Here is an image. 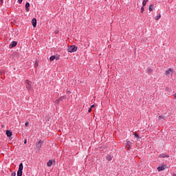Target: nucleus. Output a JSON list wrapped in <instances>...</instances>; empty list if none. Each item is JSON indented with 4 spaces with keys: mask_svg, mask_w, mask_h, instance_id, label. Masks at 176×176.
Returning <instances> with one entry per match:
<instances>
[{
    "mask_svg": "<svg viewBox=\"0 0 176 176\" xmlns=\"http://www.w3.org/2000/svg\"><path fill=\"white\" fill-rule=\"evenodd\" d=\"M76 50H78V47L75 45H71L67 48V52H69V53H75Z\"/></svg>",
    "mask_w": 176,
    "mask_h": 176,
    "instance_id": "f257e3e1",
    "label": "nucleus"
},
{
    "mask_svg": "<svg viewBox=\"0 0 176 176\" xmlns=\"http://www.w3.org/2000/svg\"><path fill=\"white\" fill-rule=\"evenodd\" d=\"M23 168H24V166L23 165V163L19 164V170L17 171V176H23Z\"/></svg>",
    "mask_w": 176,
    "mask_h": 176,
    "instance_id": "f03ea898",
    "label": "nucleus"
},
{
    "mask_svg": "<svg viewBox=\"0 0 176 176\" xmlns=\"http://www.w3.org/2000/svg\"><path fill=\"white\" fill-rule=\"evenodd\" d=\"M26 83V89L28 90H31L32 89V85L31 84V81L29 80H25Z\"/></svg>",
    "mask_w": 176,
    "mask_h": 176,
    "instance_id": "7ed1b4c3",
    "label": "nucleus"
},
{
    "mask_svg": "<svg viewBox=\"0 0 176 176\" xmlns=\"http://www.w3.org/2000/svg\"><path fill=\"white\" fill-rule=\"evenodd\" d=\"M17 46V41H12L9 45V49H13V47H16Z\"/></svg>",
    "mask_w": 176,
    "mask_h": 176,
    "instance_id": "20e7f679",
    "label": "nucleus"
},
{
    "mask_svg": "<svg viewBox=\"0 0 176 176\" xmlns=\"http://www.w3.org/2000/svg\"><path fill=\"white\" fill-rule=\"evenodd\" d=\"M42 144H43V141L39 140L37 144L36 145V149H38V151H39L41 148H42Z\"/></svg>",
    "mask_w": 176,
    "mask_h": 176,
    "instance_id": "39448f33",
    "label": "nucleus"
},
{
    "mask_svg": "<svg viewBox=\"0 0 176 176\" xmlns=\"http://www.w3.org/2000/svg\"><path fill=\"white\" fill-rule=\"evenodd\" d=\"M157 170L158 171H164V170H166V165L163 164V165L161 166H158V167L157 168Z\"/></svg>",
    "mask_w": 176,
    "mask_h": 176,
    "instance_id": "423d86ee",
    "label": "nucleus"
},
{
    "mask_svg": "<svg viewBox=\"0 0 176 176\" xmlns=\"http://www.w3.org/2000/svg\"><path fill=\"white\" fill-rule=\"evenodd\" d=\"M6 135H7V137H8V138H10V137H12V135H13V132H12V131L7 130Z\"/></svg>",
    "mask_w": 176,
    "mask_h": 176,
    "instance_id": "0eeeda50",
    "label": "nucleus"
},
{
    "mask_svg": "<svg viewBox=\"0 0 176 176\" xmlns=\"http://www.w3.org/2000/svg\"><path fill=\"white\" fill-rule=\"evenodd\" d=\"M32 24L34 27V28H36V18H33L32 20Z\"/></svg>",
    "mask_w": 176,
    "mask_h": 176,
    "instance_id": "6e6552de",
    "label": "nucleus"
},
{
    "mask_svg": "<svg viewBox=\"0 0 176 176\" xmlns=\"http://www.w3.org/2000/svg\"><path fill=\"white\" fill-rule=\"evenodd\" d=\"M159 157L160 158H165V157H170V155L165 154V153H162V154H160L159 155Z\"/></svg>",
    "mask_w": 176,
    "mask_h": 176,
    "instance_id": "1a4fd4ad",
    "label": "nucleus"
},
{
    "mask_svg": "<svg viewBox=\"0 0 176 176\" xmlns=\"http://www.w3.org/2000/svg\"><path fill=\"white\" fill-rule=\"evenodd\" d=\"M170 74H173V69H169L166 71L165 75L168 76V75H170Z\"/></svg>",
    "mask_w": 176,
    "mask_h": 176,
    "instance_id": "9d476101",
    "label": "nucleus"
},
{
    "mask_svg": "<svg viewBox=\"0 0 176 176\" xmlns=\"http://www.w3.org/2000/svg\"><path fill=\"white\" fill-rule=\"evenodd\" d=\"M26 12H30V3L27 2L25 5Z\"/></svg>",
    "mask_w": 176,
    "mask_h": 176,
    "instance_id": "9b49d317",
    "label": "nucleus"
},
{
    "mask_svg": "<svg viewBox=\"0 0 176 176\" xmlns=\"http://www.w3.org/2000/svg\"><path fill=\"white\" fill-rule=\"evenodd\" d=\"M52 164H53V161H52V160H50V161L47 163V167H52Z\"/></svg>",
    "mask_w": 176,
    "mask_h": 176,
    "instance_id": "f8f14e48",
    "label": "nucleus"
},
{
    "mask_svg": "<svg viewBox=\"0 0 176 176\" xmlns=\"http://www.w3.org/2000/svg\"><path fill=\"white\" fill-rule=\"evenodd\" d=\"M50 61H54V60H56V56L52 55L50 57Z\"/></svg>",
    "mask_w": 176,
    "mask_h": 176,
    "instance_id": "ddd939ff",
    "label": "nucleus"
},
{
    "mask_svg": "<svg viewBox=\"0 0 176 176\" xmlns=\"http://www.w3.org/2000/svg\"><path fill=\"white\" fill-rule=\"evenodd\" d=\"M134 137L135 138H137V140H140V138H141V137H140V135H138L137 133H134Z\"/></svg>",
    "mask_w": 176,
    "mask_h": 176,
    "instance_id": "4468645a",
    "label": "nucleus"
},
{
    "mask_svg": "<svg viewBox=\"0 0 176 176\" xmlns=\"http://www.w3.org/2000/svg\"><path fill=\"white\" fill-rule=\"evenodd\" d=\"M67 97L65 96H60L58 100L60 101H63V100H66Z\"/></svg>",
    "mask_w": 176,
    "mask_h": 176,
    "instance_id": "2eb2a0df",
    "label": "nucleus"
},
{
    "mask_svg": "<svg viewBox=\"0 0 176 176\" xmlns=\"http://www.w3.org/2000/svg\"><path fill=\"white\" fill-rule=\"evenodd\" d=\"M54 105H58V104H60V100L58 99V100L54 101Z\"/></svg>",
    "mask_w": 176,
    "mask_h": 176,
    "instance_id": "dca6fc26",
    "label": "nucleus"
},
{
    "mask_svg": "<svg viewBox=\"0 0 176 176\" xmlns=\"http://www.w3.org/2000/svg\"><path fill=\"white\" fill-rule=\"evenodd\" d=\"M148 10H150V12H153V5H151L149 6Z\"/></svg>",
    "mask_w": 176,
    "mask_h": 176,
    "instance_id": "f3484780",
    "label": "nucleus"
},
{
    "mask_svg": "<svg viewBox=\"0 0 176 176\" xmlns=\"http://www.w3.org/2000/svg\"><path fill=\"white\" fill-rule=\"evenodd\" d=\"M147 74H152V69L150 67L147 68Z\"/></svg>",
    "mask_w": 176,
    "mask_h": 176,
    "instance_id": "a211bd4d",
    "label": "nucleus"
},
{
    "mask_svg": "<svg viewBox=\"0 0 176 176\" xmlns=\"http://www.w3.org/2000/svg\"><path fill=\"white\" fill-rule=\"evenodd\" d=\"M148 0H143L142 1V5L143 6H146V1H148Z\"/></svg>",
    "mask_w": 176,
    "mask_h": 176,
    "instance_id": "6ab92c4d",
    "label": "nucleus"
},
{
    "mask_svg": "<svg viewBox=\"0 0 176 176\" xmlns=\"http://www.w3.org/2000/svg\"><path fill=\"white\" fill-rule=\"evenodd\" d=\"M161 17H162V14L157 15V16H155V20L157 21V20H159V19H160Z\"/></svg>",
    "mask_w": 176,
    "mask_h": 176,
    "instance_id": "aec40b11",
    "label": "nucleus"
},
{
    "mask_svg": "<svg viewBox=\"0 0 176 176\" xmlns=\"http://www.w3.org/2000/svg\"><path fill=\"white\" fill-rule=\"evenodd\" d=\"M158 119H159V120H160L161 119H162V120H164V116H158Z\"/></svg>",
    "mask_w": 176,
    "mask_h": 176,
    "instance_id": "412c9836",
    "label": "nucleus"
},
{
    "mask_svg": "<svg viewBox=\"0 0 176 176\" xmlns=\"http://www.w3.org/2000/svg\"><path fill=\"white\" fill-rule=\"evenodd\" d=\"M107 160H109V162H111V160H112V157H111V155L108 156L107 157Z\"/></svg>",
    "mask_w": 176,
    "mask_h": 176,
    "instance_id": "4be33fe9",
    "label": "nucleus"
},
{
    "mask_svg": "<svg viewBox=\"0 0 176 176\" xmlns=\"http://www.w3.org/2000/svg\"><path fill=\"white\" fill-rule=\"evenodd\" d=\"M144 10H145V8H144V6L141 8V13H144Z\"/></svg>",
    "mask_w": 176,
    "mask_h": 176,
    "instance_id": "5701e85b",
    "label": "nucleus"
},
{
    "mask_svg": "<svg viewBox=\"0 0 176 176\" xmlns=\"http://www.w3.org/2000/svg\"><path fill=\"white\" fill-rule=\"evenodd\" d=\"M10 176H16V172L12 173Z\"/></svg>",
    "mask_w": 176,
    "mask_h": 176,
    "instance_id": "b1692460",
    "label": "nucleus"
},
{
    "mask_svg": "<svg viewBox=\"0 0 176 176\" xmlns=\"http://www.w3.org/2000/svg\"><path fill=\"white\" fill-rule=\"evenodd\" d=\"M23 3V0H18V3Z\"/></svg>",
    "mask_w": 176,
    "mask_h": 176,
    "instance_id": "393cba45",
    "label": "nucleus"
},
{
    "mask_svg": "<svg viewBox=\"0 0 176 176\" xmlns=\"http://www.w3.org/2000/svg\"><path fill=\"white\" fill-rule=\"evenodd\" d=\"M94 107H96V105H95V104H92V105L90 107V108L92 109V108H94Z\"/></svg>",
    "mask_w": 176,
    "mask_h": 176,
    "instance_id": "a878e982",
    "label": "nucleus"
},
{
    "mask_svg": "<svg viewBox=\"0 0 176 176\" xmlns=\"http://www.w3.org/2000/svg\"><path fill=\"white\" fill-rule=\"evenodd\" d=\"M25 127H27V126H28V122L25 123Z\"/></svg>",
    "mask_w": 176,
    "mask_h": 176,
    "instance_id": "bb28decb",
    "label": "nucleus"
},
{
    "mask_svg": "<svg viewBox=\"0 0 176 176\" xmlns=\"http://www.w3.org/2000/svg\"><path fill=\"white\" fill-rule=\"evenodd\" d=\"M88 112H89V113L91 112V107L89 109Z\"/></svg>",
    "mask_w": 176,
    "mask_h": 176,
    "instance_id": "cd10ccee",
    "label": "nucleus"
},
{
    "mask_svg": "<svg viewBox=\"0 0 176 176\" xmlns=\"http://www.w3.org/2000/svg\"><path fill=\"white\" fill-rule=\"evenodd\" d=\"M24 144H27V140L26 139L24 140Z\"/></svg>",
    "mask_w": 176,
    "mask_h": 176,
    "instance_id": "c85d7f7f",
    "label": "nucleus"
},
{
    "mask_svg": "<svg viewBox=\"0 0 176 176\" xmlns=\"http://www.w3.org/2000/svg\"><path fill=\"white\" fill-rule=\"evenodd\" d=\"M166 91H168V88L166 87Z\"/></svg>",
    "mask_w": 176,
    "mask_h": 176,
    "instance_id": "c756f323",
    "label": "nucleus"
},
{
    "mask_svg": "<svg viewBox=\"0 0 176 176\" xmlns=\"http://www.w3.org/2000/svg\"><path fill=\"white\" fill-rule=\"evenodd\" d=\"M174 96H175V99L176 100V94H175Z\"/></svg>",
    "mask_w": 176,
    "mask_h": 176,
    "instance_id": "7c9ffc66",
    "label": "nucleus"
},
{
    "mask_svg": "<svg viewBox=\"0 0 176 176\" xmlns=\"http://www.w3.org/2000/svg\"><path fill=\"white\" fill-rule=\"evenodd\" d=\"M55 58H56V60H58V57H56Z\"/></svg>",
    "mask_w": 176,
    "mask_h": 176,
    "instance_id": "2f4dec72",
    "label": "nucleus"
},
{
    "mask_svg": "<svg viewBox=\"0 0 176 176\" xmlns=\"http://www.w3.org/2000/svg\"><path fill=\"white\" fill-rule=\"evenodd\" d=\"M1 1L3 3V0H1Z\"/></svg>",
    "mask_w": 176,
    "mask_h": 176,
    "instance_id": "473e14b6",
    "label": "nucleus"
},
{
    "mask_svg": "<svg viewBox=\"0 0 176 176\" xmlns=\"http://www.w3.org/2000/svg\"><path fill=\"white\" fill-rule=\"evenodd\" d=\"M173 176H176V174H174Z\"/></svg>",
    "mask_w": 176,
    "mask_h": 176,
    "instance_id": "72a5a7b5",
    "label": "nucleus"
}]
</instances>
